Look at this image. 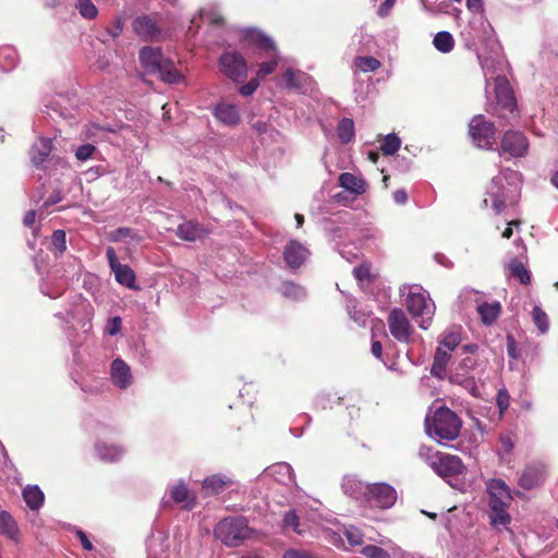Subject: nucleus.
Listing matches in <instances>:
<instances>
[{
  "label": "nucleus",
  "instance_id": "1",
  "mask_svg": "<svg viewBox=\"0 0 558 558\" xmlns=\"http://www.w3.org/2000/svg\"><path fill=\"white\" fill-rule=\"evenodd\" d=\"M519 183V172L510 169L500 171L498 175L492 179L487 187V197L484 199V204L488 206L490 202V206L496 214H500L506 207L507 202L518 196L520 190Z\"/></svg>",
  "mask_w": 558,
  "mask_h": 558
},
{
  "label": "nucleus",
  "instance_id": "2",
  "mask_svg": "<svg viewBox=\"0 0 558 558\" xmlns=\"http://www.w3.org/2000/svg\"><path fill=\"white\" fill-rule=\"evenodd\" d=\"M461 426L459 416L447 407H440L425 417L426 433L439 442L456 439L460 434Z\"/></svg>",
  "mask_w": 558,
  "mask_h": 558
},
{
  "label": "nucleus",
  "instance_id": "3",
  "mask_svg": "<svg viewBox=\"0 0 558 558\" xmlns=\"http://www.w3.org/2000/svg\"><path fill=\"white\" fill-rule=\"evenodd\" d=\"M140 62L148 74H158L167 83L177 84L183 80L172 60L163 57L160 48L143 47L140 50Z\"/></svg>",
  "mask_w": 558,
  "mask_h": 558
},
{
  "label": "nucleus",
  "instance_id": "4",
  "mask_svg": "<svg viewBox=\"0 0 558 558\" xmlns=\"http://www.w3.org/2000/svg\"><path fill=\"white\" fill-rule=\"evenodd\" d=\"M407 308L422 329H427L435 314V304L421 286L409 287Z\"/></svg>",
  "mask_w": 558,
  "mask_h": 558
},
{
  "label": "nucleus",
  "instance_id": "5",
  "mask_svg": "<svg viewBox=\"0 0 558 558\" xmlns=\"http://www.w3.org/2000/svg\"><path fill=\"white\" fill-rule=\"evenodd\" d=\"M255 532L248 526L247 520L242 517L226 518L215 527V535L223 544L230 547H238L243 541L250 539Z\"/></svg>",
  "mask_w": 558,
  "mask_h": 558
},
{
  "label": "nucleus",
  "instance_id": "6",
  "mask_svg": "<svg viewBox=\"0 0 558 558\" xmlns=\"http://www.w3.org/2000/svg\"><path fill=\"white\" fill-rule=\"evenodd\" d=\"M245 38L259 47L260 49L265 50L266 52H269V61L262 62L257 72L256 78L259 81L266 77L267 75L275 72L278 60H279V52L275 46V43L271 38L267 37L264 33L257 31V29H248L245 33Z\"/></svg>",
  "mask_w": 558,
  "mask_h": 558
},
{
  "label": "nucleus",
  "instance_id": "7",
  "mask_svg": "<svg viewBox=\"0 0 558 558\" xmlns=\"http://www.w3.org/2000/svg\"><path fill=\"white\" fill-rule=\"evenodd\" d=\"M469 134L475 146L492 149L496 142V128L483 116H475L469 124Z\"/></svg>",
  "mask_w": 558,
  "mask_h": 558
},
{
  "label": "nucleus",
  "instance_id": "8",
  "mask_svg": "<svg viewBox=\"0 0 558 558\" xmlns=\"http://www.w3.org/2000/svg\"><path fill=\"white\" fill-rule=\"evenodd\" d=\"M220 72L234 83H242L247 77V63L242 54L228 51L218 60Z\"/></svg>",
  "mask_w": 558,
  "mask_h": 558
},
{
  "label": "nucleus",
  "instance_id": "9",
  "mask_svg": "<svg viewBox=\"0 0 558 558\" xmlns=\"http://www.w3.org/2000/svg\"><path fill=\"white\" fill-rule=\"evenodd\" d=\"M481 24L484 28L485 33V45L487 47L488 54L485 56L484 53H478V60L480 63L485 72V75L494 74V69L496 63L499 62L500 56H501V47L499 41L495 37V33L490 25L486 23L485 21H481Z\"/></svg>",
  "mask_w": 558,
  "mask_h": 558
},
{
  "label": "nucleus",
  "instance_id": "10",
  "mask_svg": "<svg viewBox=\"0 0 558 558\" xmlns=\"http://www.w3.org/2000/svg\"><path fill=\"white\" fill-rule=\"evenodd\" d=\"M464 469L462 460L458 456L441 453L440 457L436 459V462L433 461L432 470L437 475L445 478L452 487L462 490L463 488L458 484H453L451 480L462 474Z\"/></svg>",
  "mask_w": 558,
  "mask_h": 558
},
{
  "label": "nucleus",
  "instance_id": "11",
  "mask_svg": "<svg viewBox=\"0 0 558 558\" xmlns=\"http://www.w3.org/2000/svg\"><path fill=\"white\" fill-rule=\"evenodd\" d=\"M387 324L391 336L401 343L412 341L413 327L401 308H393L388 315Z\"/></svg>",
  "mask_w": 558,
  "mask_h": 558
},
{
  "label": "nucleus",
  "instance_id": "12",
  "mask_svg": "<svg viewBox=\"0 0 558 558\" xmlns=\"http://www.w3.org/2000/svg\"><path fill=\"white\" fill-rule=\"evenodd\" d=\"M396 500L397 492L391 485L386 483H375L369 485L365 501L371 507L389 509L396 504Z\"/></svg>",
  "mask_w": 558,
  "mask_h": 558
},
{
  "label": "nucleus",
  "instance_id": "13",
  "mask_svg": "<svg viewBox=\"0 0 558 558\" xmlns=\"http://www.w3.org/2000/svg\"><path fill=\"white\" fill-rule=\"evenodd\" d=\"M106 256L108 259L109 267L111 271L114 274L116 280L122 284L128 287L129 289L137 290L138 288L135 284V274L132 268L128 265H123L119 262L116 251L113 247L108 246L106 250Z\"/></svg>",
  "mask_w": 558,
  "mask_h": 558
},
{
  "label": "nucleus",
  "instance_id": "14",
  "mask_svg": "<svg viewBox=\"0 0 558 558\" xmlns=\"http://www.w3.org/2000/svg\"><path fill=\"white\" fill-rule=\"evenodd\" d=\"M488 506H510L512 495L509 486L500 478H493L487 483Z\"/></svg>",
  "mask_w": 558,
  "mask_h": 558
},
{
  "label": "nucleus",
  "instance_id": "15",
  "mask_svg": "<svg viewBox=\"0 0 558 558\" xmlns=\"http://www.w3.org/2000/svg\"><path fill=\"white\" fill-rule=\"evenodd\" d=\"M529 143L521 132L509 131L501 140V149L512 157H521L527 151Z\"/></svg>",
  "mask_w": 558,
  "mask_h": 558
},
{
  "label": "nucleus",
  "instance_id": "16",
  "mask_svg": "<svg viewBox=\"0 0 558 558\" xmlns=\"http://www.w3.org/2000/svg\"><path fill=\"white\" fill-rule=\"evenodd\" d=\"M308 250L300 242L290 241L283 252L284 260L290 268H299L308 257Z\"/></svg>",
  "mask_w": 558,
  "mask_h": 558
},
{
  "label": "nucleus",
  "instance_id": "17",
  "mask_svg": "<svg viewBox=\"0 0 558 558\" xmlns=\"http://www.w3.org/2000/svg\"><path fill=\"white\" fill-rule=\"evenodd\" d=\"M495 94L499 106L509 111L514 110L515 99L509 86V82L505 76L498 75L495 77Z\"/></svg>",
  "mask_w": 558,
  "mask_h": 558
},
{
  "label": "nucleus",
  "instance_id": "18",
  "mask_svg": "<svg viewBox=\"0 0 558 558\" xmlns=\"http://www.w3.org/2000/svg\"><path fill=\"white\" fill-rule=\"evenodd\" d=\"M112 383L120 389H126L133 381L130 366L121 359H116L111 364Z\"/></svg>",
  "mask_w": 558,
  "mask_h": 558
},
{
  "label": "nucleus",
  "instance_id": "19",
  "mask_svg": "<svg viewBox=\"0 0 558 558\" xmlns=\"http://www.w3.org/2000/svg\"><path fill=\"white\" fill-rule=\"evenodd\" d=\"M545 477L543 465H529L522 472L519 478V485L524 489H533L537 487Z\"/></svg>",
  "mask_w": 558,
  "mask_h": 558
},
{
  "label": "nucleus",
  "instance_id": "20",
  "mask_svg": "<svg viewBox=\"0 0 558 558\" xmlns=\"http://www.w3.org/2000/svg\"><path fill=\"white\" fill-rule=\"evenodd\" d=\"M134 32L146 40H153L160 34V29L156 22L149 16L136 17L133 22Z\"/></svg>",
  "mask_w": 558,
  "mask_h": 558
},
{
  "label": "nucleus",
  "instance_id": "21",
  "mask_svg": "<svg viewBox=\"0 0 558 558\" xmlns=\"http://www.w3.org/2000/svg\"><path fill=\"white\" fill-rule=\"evenodd\" d=\"M263 475L272 477L276 482L283 485H290L294 482L293 470L286 462L276 463L265 469Z\"/></svg>",
  "mask_w": 558,
  "mask_h": 558
},
{
  "label": "nucleus",
  "instance_id": "22",
  "mask_svg": "<svg viewBox=\"0 0 558 558\" xmlns=\"http://www.w3.org/2000/svg\"><path fill=\"white\" fill-rule=\"evenodd\" d=\"M341 487L345 495L356 500H366L369 485L354 476H345L342 481Z\"/></svg>",
  "mask_w": 558,
  "mask_h": 558
},
{
  "label": "nucleus",
  "instance_id": "23",
  "mask_svg": "<svg viewBox=\"0 0 558 558\" xmlns=\"http://www.w3.org/2000/svg\"><path fill=\"white\" fill-rule=\"evenodd\" d=\"M207 234V230L199 223L194 221H184L178 226L177 235L184 241L194 242L203 239Z\"/></svg>",
  "mask_w": 558,
  "mask_h": 558
},
{
  "label": "nucleus",
  "instance_id": "24",
  "mask_svg": "<svg viewBox=\"0 0 558 558\" xmlns=\"http://www.w3.org/2000/svg\"><path fill=\"white\" fill-rule=\"evenodd\" d=\"M282 78L288 88L305 92L311 85V77L301 71H294L291 68L284 70Z\"/></svg>",
  "mask_w": 558,
  "mask_h": 558
},
{
  "label": "nucleus",
  "instance_id": "25",
  "mask_svg": "<svg viewBox=\"0 0 558 558\" xmlns=\"http://www.w3.org/2000/svg\"><path fill=\"white\" fill-rule=\"evenodd\" d=\"M232 480L226 475L215 474L204 480L202 490L206 496L217 495L232 484Z\"/></svg>",
  "mask_w": 558,
  "mask_h": 558
},
{
  "label": "nucleus",
  "instance_id": "26",
  "mask_svg": "<svg viewBox=\"0 0 558 558\" xmlns=\"http://www.w3.org/2000/svg\"><path fill=\"white\" fill-rule=\"evenodd\" d=\"M215 117L226 125H235L240 122V111L235 105L219 104L214 111Z\"/></svg>",
  "mask_w": 558,
  "mask_h": 558
},
{
  "label": "nucleus",
  "instance_id": "27",
  "mask_svg": "<svg viewBox=\"0 0 558 558\" xmlns=\"http://www.w3.org/2000/svg\"><path fill=\"white\" fill-rule=\"evenodd\" d=\"M52 150V142L50 138L41 137L31 148V160L35 166H39L46 161Z\"/></svg>",
  "mask_w": 558,
  "mask_h": 558
},
{
  "label": "nucleus",
  "instance_id": "28",
  "mask_svg": "<svg viewBox=\"0 0 558 558\" xmlns=\"http://www.w3.org/2000/svg\"><path fill=\"white\" fill-rule=\"evenodd\" d=\"M339 185L343 187L345 191L356 195L363 194L366 189V182L364 181V179L350 172H344L340 174Z\"/></svg>",
  "mask_w": 558,
  "mask_h": 558
},
{
  "label": "nucleus",
  "instance_id": "29",
  "mask_svg": "<svg viewBox=\"0 0 558 558\" xmlns=\"http://www.w3.org/2000/svg\"><path fill=\"white\" fill-rule=\"evenodd\" d=\"M510 506H493L489 507V520L490 525L496 529L497 531H500L501 527L507 529L508 525L511 522V517L508 512V508Z\"/></svg>",
  "mask_w": 558,
  "mask_h": 558
},
{
  "label": "nucleus",
  "instance_id": "30",
  "mask_svg": "<svg viewBox=\"0 0 558 558\" xmlns=\"http://www.w3.org/2000/svg\"><path fill=\"white\" fill-rule=\"evenodd\" d=\"M170 495L177 504H182L185 509H191L195 505V495L189 490L183 482L173 486L170 489Z\"/></svg>",
  "mask_w": 558,
  "mask_h": 558
},
{
  "label": "nucleus",
  "instance_id": "31",
  "mask_svg": "<svg viewBox=\"0 0 558 558\" xmlns=\"http://www.w3.org/2000/svg\"><path fill=\"white\" fill-rule=\"evenodd\" d=\"M450 360V352L442 348H437L434 356V362L430 368V374L439 379L446 375V367Z\"/></svg>",
  "mask_w": 558,
  "mask_h": 558
},
{
  "label": "nucleus",
  "instance_id": "32",
  "mask_svg": "<svg viewBox=\"0 0 558 558\" xmlns=\"http://www.w3.org/2000/svg\"><path fill=\"white\" fill-rule=\"evenodd\" d=\"M501 306L497 301L492 303H482L477 306V313L485 325L493 324L499 316Z\"/></svg>",
  "mask_w": 558,
  "mask_h": 558
},
{
  "label": "nucleus",
  "instance_id": "33",
  "mask_svg": "<svg viewBox=\"0 0 558 558\" xmlns=\"http://www.w3.org/2000/svg\"><path fill=\"white\" fill-rule=\"evenodd\" d=\"M22 495H23L24 501L32 510H38L43 506L44 500H45L44 493L36 485L35 486H31V485L26 486L23 489Z\"/></svg>",
  "mask_w": 558,
  "mask_h": 558
},
{
  "label": "nucleus",
  "instance_id": "34",
  "mask_svg": "<svg viewBox=\"0 0 558 558\" xmlns=\"http://www.w3.org/2000/svg\"><path fill=\"white\" fill-rule=\"evenodd\" d=\"M95 448L99 459L106 462L117 461L123 454V449L117 446L98 442Z\"/></svg>",
  "mask_w": 558,
  "mask_h": 558
},
{
  "label": "nucleus",
  "instance_id": "35",
  "mask_svg": "<svg viewBox=\"0 0 558 558\" xmlns=\"http://www.w3.org/2000/svg\"><path fill=\"white\" fill-rule=\"evenodd\" d=\"M0 532L8 537L14 539L19 534V529L15 520L8 511H0Z\"/></svg>",
  "mask_w": 558,
  "mask_h": 558
},
{
  "label": "nucleus",
  "instance_id": "36",
  "mask_svg": "<svg viewBox=\"0 0 558 558\" xmlns=\"http://www.w3.org/2000/svg\"><path fill=\"white\" fill-rule=\"evenodd\" d=\"M434 47L441 53H449L454 47V39L449 32L441 31L433 39Z\"/></svg>",
  "mask_w": 558,
  "mask_h": 558
},
{
  "label": "nucleus",
  "instance_id": "37",
  "mask_svg": "<svg viewBox=\"0 0 558 558\" xmlns=\"http://www.w3.org/2000/svg\"><path fill=\"white\" fill-rule=\"evenodd\" d=\"M337 134L341 143H350L355 134L353 120L349 118L341 119L337 126Z\"/></svg>",
  "mask_w": 558,
  "mask_h": 558
},
{
  "label": "nucleus",
  "instance_id": "38",
  "mask_svg": "<svg viewBox=\"0 0 558 558\" xmlns=\"http://www.w3.org/2000/svg\"><path fill=\"white\" fill-rule=\"evenodd\" d=\"M66 235L63 230H56L51 235V242L49 250L54 253L56 256L62 255L66 250Z\"/></svg>",
  "mask_w": 558,
  "mask_h": 558
},
{
  "label": "nucleus",
  "instance_id": "39",
  "mask_svg": "<svg viewBox=\"0 0 558 558\" xmlns=\"http://www.w3.org/2000/svg\"><path fill=\"white\" fill-rule=\"evenodd\" d=\"M76 9L82 17L94 20L98 15V9L93 0H76Z\"/></svg>",
  "mask_w": 558,
  "mask_h": 558
},
{
  "label": "nucleus",
  "instance_id": "40",
  "mask_svg": "<svg viewBox=\"0 0 558 558\" xmlns=\"http://www.w3.org/2000/svg\"><path fill=\"white\" fill-rule=\"evenodd\" d=\"M354 65L362 72H374L380 66V62L374 57L365 56L355 58Z\"/></svg>",
  "mask_w": 558,
  "mask_h": 558
},
{
  "label": "nucleus",
  "instance_id": "41",
  "mask_svg": "<svg viewBox=\"0 0 558 558\" xmlns=\"http://www.w3.org/2000/svg\"><path fill=\"white\" fill-rule=\"evenodd\" d=\"M282 295L291 300H303L306 296L304 288L292 282H286L282 287Z\"/></svg>",
  "mask_w": 558,
  "mask_h": 558
},
{
  "label": "nucleus",
  "instance_id": "42",
  "mask_svg": "<svg viewBox=\"0 0 558 558\" xmlns=\"http://www.w3.org/2000/svg\"><path fill=\"white\" fill-rule=\"evenodd\" d=\"M450 381L457 385L463 386L466 390H469L471 393H475L476 390V384L473 377L468 376L466 373L457 372L456 374L450 376Z\"/></svg>",
  "mask_w": 558,
  "mask_h": 558
},
{
  "label": "nucleus",
  "instance_id": "43",
  "mask_svg": "<svg viewBox=\"0 0 558 558\" xmlns=\"http://www.w3.org/2000/svg\"><path fill=\"white\" fill-rule=\"evenodd\" d=\"M401 142L396 134H388L381 143V150L385 155H395L400 148Z\"/></svg>",
  "mask_w": 558,
  "mask_h": 558
},
{
  "label": "nucleus",
  "instance_id": "44",
  "mask_svg": "<svg viewBox=\"0 0 558 558\" xmlns=\"http://www.w3.org/2000/svg\"><path fill=\"white\" fill-rule=\"evenodd\" d=\"M509 268L511 270V274L514 277L519 278L521 283H523V284L530 283V274L520 260L513 259L509 264Z\"/></svg>",
  "mask_w": 558,
  "mask_h": 558
},
{
  "label": "nucleus",
  "instance_id": "45",
  "mask_svg": "<svg viewBox=\"0 0 558 558\" xmlns=\"http://www.w3.org/2000/svg\"><path fill=\"white\" fill-rule=\"evenodd\" d=\"M461 337L458 332H447L442 336V338L439 341V347L445 350H448V352H452L460 343Z\"/></svg>",
  "mask_w": 558,
  "mask_h": 558
},
{
  "label": "nucleus",
  "instance_id": "46",
  "mask_svg": "<svg viewBox=\"0 0 558 558\" xmlns=\"http://www.w3.org/2000/svg\"><path fill=\"white\" fill-rule=\"evenodd\" d=\"M532 316H533L534 324L536 325L538 330L542 333H545L549 327L548 326V317H547L546 313L539 306H534V308L532 311Z\"/></svg>",
  "mask_w": 558,
  "mask_h": 558
},
{
  "label": "nucleus",
  "instance_id": "47",
  "mask_svg": "<svg viewBox=\"0 0 558 558\" xmlns=\"http://www.w3.org/2000/svg\"><path fill=\"white\" fill-rule=\"evenodd\" d=\"M96 153L97 148L95 145L83 144L75 149L74 155L77 160L86 161L93 159Z\"/></svg>",
  "mask_w": 558,
  "mask_h": 558
},
{
  "label": "nucleus",
  "instance_id": "48",
  "mask_svg": "<svg viewBox=\"0 0 558 558\" xmlns=\"http://www.w3.org/2000/svg\"><path fill=\"white\" fill-rule=\"evenodd\" d=\"M125 238H132L135 241H141V236L135 234L132 229L125 227L118 228L110 235V240L113 242L123 241Z\"/></svg>",
  "mask_w": 558,
  "mask_h": 558
},
{
  "label": "nucleus",
  "instance_id": "49",
  "mask_svg": "<svg viewBox=\"0 0 558 558\" xmlns=\"http://www.w3.org/2000/svg\"><path fill=\"white\" fill-rule=\"evenodd\" d=\"M362 554L367 558H390L388 551L375 545H367L363 547Z\"/></svg>",
  "mask_w": 558,
  "mask_h": 558
},
{
  "label": "nucleus",
  "instance_id": "50",
  "mask_svg": "<svg viewBox=\"0 0 558 558\" xmlns=\"http://www.w3.org/2000/svg\"><path fill=\"white\" fill-rule=\"evenodd\" d=\"M441 452L434 451L430 447L422 446L418 450V456L423 459L430 469H433V461L436 462V459L440 457Z\"/></svg>",
  "mask_w": 558,
  "mask_h": 558
},
{
  "label": "nucleus",
  "instance_id": "51",
  "mask_svg": "<svg viewBox=\"0 0 558 558\" xmlns=\"http://www.w3.org/2000/svg\"><path fill=\"white\" fill-rule=\"evenodd\" d=\"M344 535H345L348 542L353 546H357L363 543V534L361 533V531L359 529H356L354 526H350V527L345 529Z\"/></svg>",
  "mask_w": 558,
  "mask_h": 558
},
{
  "label": "nucleus",
  "instance_id": "52",
  "mask_svg": "<svg viewBox=\"0 0 558 558\" xmlns=\"http://www.w3.org/2000/svg\"><path fill=\"white\" fill-rule=\"evenodd\" d=\"M283 526L287 529H292L298 534L302 533L299 529V517L294 511H289L284 514Z\"/></svg>",
  "mask_w": 558,
  "mask_h": 558
},
{
  "label": "nucleus",
  "instance_id": "53",
  "mask_svg": "<svg viewBox=\"0 0 558 558\" xmlns=\"http://www.w3.org/2000/svg\"><path fill=\"white\" fill-rule=\"evenodd\" d=\"M499 441H500V452L504 454H509L512 449H513V446H514V442H513V439H512V436L510 434H502L500 435V438H499Z\"/></svg>",
  "mask_w": 558,
  "mask_h": 558
},
{
  "label": "nucleus",
  "instance_id": "54",
  "mask_svg": "<svg viewBox=\"0 0 558 558\" xmlns=\"http://www.w3.org/2000/svg\"><path fill=\"white\" fill-rule=\"evenodd\" d=\"M258 86H259V80L255 77V78H252L245 85L241 86L239 92L242 96H251L258 88Z\"/></svg>",
  "mask_w": 558,
  "mask_h": 558
},
{
  "label": "nucleus",
  "instance_id": "55",
  "mask_svg": "<svg viewBox=\"0 0 558 558\" xmlns=\"http://www.w3.org/2000/svg\"><path fill=\"white\" fill-rule=\"evenodd\" d=\"M283 558H317V557L306 550L290 549L284 553Z\"/></svg>",
  "mask_w": 558,
  "mask_h": 558
},
{
  "label": "nucleus",
  "instance_id": "56",
  "mask_svg": "<svg viewBox=\"0 0 558 558\" xmlns=\"http://www.w3.org/2000/svg\"><path fill=\"white\" fill-rule=\"evenodd\" d=\"M497 404L500 411H505L509 407V395L506 390H500L497 395Z\"/></svg>",
  "mask_w": 558,
  "mask_h": 558
},
{
  "label": "nucleus",
  "instance_id": "57",
  "mask_svg": "<svg viewBox=\"0 0 558 558\" xmlns=\"http://www.w3.org/2000/svg\"><path fill=\"white\" fill-rule=\"evenodd\" d=\"M395 3H396V0H385V1L380 4V7H379V9H378V11H377L378 15H379L380 17H386V16H388V15H389V13H390V11H391V9H392V7L395 5Z\"/></svg>",
  "mask_w": 558,
  "mask_h": 558
},
{
  "label": "nucleus",
  "instance_id": "58",
  "mask_svg": "<svg viewBox=\"0 0 558 558\" xmlns=\"http://www.w3.org/2000/svg\"><path fill=\"white\" fill-rule=\"evenodd\" d=\"M353 275L359 281H363L369 275V269L367 266L361 265L353 269Z\"/></svg>",
  "mask_w": 558,
  "mask_h": 558
},
{
  "label": "nucleus",
  "instance_id": "59",
  "mask_svg": "<svg viewBox=\"0 0 558 558\" xmlns=\"http://www.w3.org/2000/svg\"><path fill=\"white\" fill-rule=\"evenodd\" d=\"M121 325H122L121 318L118 317V316L113 317L110 320V324H109V327H108V333L110 336L117 335L120 331V329H121Z\"/></svg>",
  "mask_w": 558,
  "mask_h": 558
},
{
  "label": "nucleus",
  "instance_id": "60",
  "mask_svg": "<svg viewBox=\"0 0 558 558\" xmlns=\"http://www.w3.org/2000/svg\"><path fill=\"white\" fill-rule=\"evenodd\" d=\"M507 351H508V355L512 359H517L519 356L518 350H517V343L511 336H509L507 338Z\"/></svg>",
  "mask_w": 558,
  "mask_h": 558
},
{
  "label": "nucleus",
  "instance_id": "61",
  "mask_svg": "<svg viewBox=\"0 0 558 558\" xmlns=\"http://www.w3.org/2000/svg\"><path fill=\"white\" fill-rule=\"evenodd\" d=\"M393 201L397 203V204H405L407 201H408V194L404 190H397L393 192Z\"/></svg>",
  "mask_w": 558,
  "mask_h": 558
},
{
  "label": "nucleus",
  "instance_id": "62",
  "mask_svg": "<svg viewBox=\"0 0 558 558\" xmlns=\"http://www.w3.org/2000/svg\"><path fill=\"white\" fill-rule=\"evenodd\" d=\"M475 365V361L472 357L463 359L459 365V369L468 373Z\"/></svg>",
  "mask_w": 558,
  "mask_h": 558
},
{
  "label": "nucleus",
  "instance_id": "63",
  "mask_svg": "<svg viewBox=\"0 0 558 558\" xmlns=\"http://www.w3.org/2000/svg\"><path fill=\"white\" fill-rule=\"evenodd\" d=\"M61 199H62L61 193L59 191H56L44 203V206L48 207V206L54 205V204L61 202Z\"/></svg>",
  "mask_w": 558,
  "mask_h": 558
},
{
  "label": "nucleus",
  "instance_id": "64",
  "mask_svg": "<svg viewBox=\"0 0 558 558\" xmlns=\"http://www.w3.org/2000/svg\"><path fill=\"white\" fill-rule=\"evenodd\" d=\"M77 536H78L84 549H86V550L93 549L92 542L87 538L86 534L83 531H78Z\"/></svg>",
  "mask_w": 558,
  "mask_h": 558
}]
</instances>
